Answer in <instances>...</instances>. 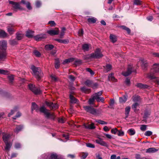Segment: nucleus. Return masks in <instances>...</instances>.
Here are the masks:
<instances>
[{"instance_id":"nucleus-1","label":"nucleus","mask_w":159,"mask_h":159,"mask_svg":"<svg viewBox=\"0 0 159 159\" xmlns=\"http://www.w3.org/2000/svg\"><path fill=\"white\" fill-rule=\"evenodd\" d=\"M103 56L101 49L99 48H97L96 49L94 53L87 55L84 57V58L85 59L92 58L99 59L102 57Z\"/></svg>"},{"instance_id":"nucleus-2","label":"nucleus","mask_w":159,"mask_h":159,"mask_svg":"<svg viewBox=\"0 0 159 159\" xmlns=\"http://www.w3.org/2000/svg\"><path fill=\"white\" fill-rule=\"evenodd\" d=\"M31 69L33 72V75L38 80H40L43 76V73L39 68L36 67L34 66L31 67Z\"/></svg>"},{"instance_id":"nucleus-3","label":"nucleus","mask_w":159,"mask_h":159,"mask_svg":"<svg viewBox=\"0 0 159 159\" xmlns=\"http://www.w3.org/2000/svg\"><path fill=\"white\" fill-rule=\"evenodd\" d=\"M39 111L40 112L43 113L47 118L54 120L55 118L53 113H50L49 110L43 106H42L39 108Z\"/></svg>"},{"instance_id":"nucleus-4","label":"nucleus","mask_w":159,"mask_h":159,"mask_svg":"<svg viewBox=\"0 0 159 159\" xmlns=\"http://www.w3.org/2000/svg\"><path fill=\"white\" fill-rule=\"evenodd\" d=\"M159 71V64H154L151 69L150 73L148 75V77L151 79H153L155 78L154 75V73Z\"/></svg>"},{"instance_id":"nucleus-5","label":"nucleus","mask_w":159,"mask_h":159,"mask_svg":"<svg viewBox=\"0 0 159 159\" xmlns=\"http://www.w3.org/2000/svg\"><path fill=\"white\" fill-rule=\"evenodd\" d=\"M84 108L87 112L92 114L97 115L99 114L98 110H96L92 107L89 106H84Z\"/></svg>"},{"instance_id":"nucleus-6","label":"nucleus","mask_w":159,"mask_h":159,"mask_svg":"<svg viewBox=\"0 0 159 159\" xmlns=\"http://www.w3.org/2000/svg\"><path fill=\"white\" fill-rule=\"evenodd\" d=\"M29 89L35 94H39L41 93V91L39 88H36L35 86L32 84L28 85Z\"/></svg>"},{"instance_id":"nucleus-7","label":"nucleus","mask_w":159,"mask_h":159,"mask_svg":"<svg viewBox=\"0 0 159 159\" xmlns=\"http://www.w3.org/2000/svg\"><path fill=\"white\" fill-rule=\"evenodd\" d=\"M102 91H100L94 94L93 96V97L98 102L101 101L102 102H103L104 101V98L103 97H100V96L102 95Z\"/></svg>"},{"instance_id":"nucleus-8","label":"nucleus","mask_w":159,"mask_h":159,"mask_svg":"<svg viewBox=\"0 0 159 159\" xmlns=\"http://www.w3.org/2000/svg\"><path fill=\"white\" fill-rule=\"evenodd\" d=\"M47 33L50 35L53 36L58 34L59 33V31L58 29L56 28L47 30Z\"/></svg>"},{"instance_id":"nucleus-9","label":"nucleus","mask_w":159,"mask_h":159,"mask_svg":"<svg viewBox=\"0 0 159 159\" xmlns=\"http://www.w3.org/2000/svg\"><path fill=\"white\" fill-rule=\"evenodd\" d=\"M7 48V43L6 40H2L0 43V50L6 51Z\"/></svg>"},{"instance_id":"nucleus-10","label":"nucleus","mask_w":159,"mask_h":159,"mask_svg":"<svg viewBox=\"0 0 159 159\" xmlns=\"http://www.w3.org/2000/svg\"><path fill=\"white\" fill-rule=\"evenodd\" d=\"M46 105L48 106L50 108L52 109H56L58 107V105L56 103H53L51 102H46Z\"/></svg>"},{"instance_id":"nucleus-11","label":"nucleus","mask_w":159,"mask_h":159,"mask_svg":"<svg viewBox=\"0 0 159 159\" xmlns=\"http://www.w3.org/2000/svg\"><path fill=\"white\" fill-rule=\"evenodd\" d=\"M7 53L6 51L0 50V61H3L6 58Z\"/></svg>"},{"instance_id":"nucleus-12","label":"nucleus","mask_w":159,"mask_h":159,"mask_svg":"<svg viewBox=\"0 0 159 159\" xmlns=\"http://www.w3.org/2000/svg\"><path fill=\"white\" fill-rule=\"evenodd\" d=\"M10 4L13 5V7L15 9H21L20 8V4L19 3L15 2L12 1H9Z\"/></svg>"},{"instance_id":"nucleus-13","label":"nucleus","mask_w":159,"mask_h":159,"mask_svg":"<svg viewBox=\"0 0 159 159\" xmlns=\"http://www.w3.org/2000/svg\"><path fill=\"white\" fill-rule=\"evenodd\" d=\"M132 71V67L130 66H129L127 70L126 71L123 72L122 74L124 76H127L130 75Z\"/></svg>"},{"instance_id":"nucleus-14","label":"nucleus","mask_w":159,"mask_h":159,"mask_svg":"<svg viewBox=\"0 0 159 159\" xmlns=\"http://www.w3.org/2000/svg\"><path fill=\"white\" fill-rule=\"evenodd\" d=\"M95 141L97 143L99 144L102 146L105 147H107L108 146L107 143L103 141L100 138H99L98 139H96L95 140Z\"/></svg>"},{"instance_id":"nucleus-15","label":"nucleus","mask_w":159,"mask_h":159,"mask_svg":"<svg viewBox=\"0 0 159 159\" xmlns=\"http://www.w3.org/2000/svg\"><path fill=\"white\" fill-rule=\"evenodd\" d=\"M45 155L46 159H57V156L56 154L52 153L51 154L49 157V154H44L43 155V156Z\"/></svg>"},{"instance_id":"nucleus-16","label":"nucleus","mask_w":159,"mask_h":159,"mask_svg":"<svg viewBox=\"0 0 159 159\" xmlns=\"http://www.w3.org/2000/svg\"><path fill=\"white\" fill-rule=\"evenodd\" d=\"M10 134H5L3 135L2 138L4 143L9 142V140L10 139Z\"/></svg>"},{"instance_id":"nucleus-17","label":"nucleus","mask_w":159,"mask_h":159,"mask_svg":"<svg viewBox=\"0 0 159 159\" xmlns=\"http://www.w3.org/2000/svg\"><path fill=\"white\" fill-rule=\"evenodd\" d=\"M13 27V25L11 24L7 27V31L11 34H12L14 31V29L12 28Z\"/></svg>"},{"instance_id":"nucleus-18","label":"nucleus","mask_w":159,"mask_h":159,"mask_svg":"<svg viewBox=\"0 0 159 159\" xmlns=\"http://www.w3.org/2000/svg\"><path fill=\"white\" fill-rule=\"evenodd\" d=\"M46 37V35L44 34H38L34 37V39L35 40H39L41 39H45Z\"/></svg>"},{"instance_id":"nucleus-19","label":"nucleus","mask_w":159,"mask_h":159,"mask_svg":"<svg viewBox=\"0 0 159 159\" xmlns=\"http://www.w3.org/2000/svg\"><path fill=\"white\" fill-rule=\"evenodd\" d=\"M21 2L24 4L26 5L27 8L29 10L32 9V8L29 2H26L25 0H22Z\"/></svg>"},{"instance_id":"nucleus-20","label":"nucleus","mask_w":159,"mask_h":159,"mask_svg":"<svg viewBox=\"0 0 159 159\" xmlns=\"http://www.w3.org/2000/svg\"><path fill=\"white\" fill-rule=\"evenodd\" d=\"M84 127L87 129H93L95 128V126H94V124L93 123H92L90 125L87 124H84Z\"/></svg>"},{"instance_id":"nucleus-21","label":"nucleus","mask_w":159,"mask_h":159,"mask_svg":"<svg viewBox=\"0 0 159 159\" xmlns=\"http://www.w3.org/2000/svg\"><path fill=\"white\" fill-rule=\"evenodd\" d=\"M91 45L89 44H84L82 45V49L84 51H88Z\"/></svg>"},{"instance_id":"nucleus-22","label":"nucleus","mask_w":159,"mask_h":159,"mask_svg":"<svg viewBox=\"0 0 159 159\" xmlns=\"http://www.w3.org/2000/svg\"><path fill=\"white\" fill-rule=\"evenodd\" d=\"M34 32L30 30H27L25 34L26 37L29 38H31L33 36V33Z\"/></svg>"},{"instance_id":"nucleus-23","label":"nucleus","mask_w":159,"mask_h":159,"mask_svg":"<svg viewBox=\"0 0 159 159\" xmlns=\"http://www.w3.org/2000/svg\"><path fill=\"white\" fill-rule=\"evenodd\" d=\"M70 102L72 103H78V100L75 98L73 95L70 94Z\"/></svg>"},{"instance_id":"nucleus-24","label":"nucleus","mask_w":159,"mask_h":159,"mask_svg":"<svg viewBox=\"0 0 159 159\" xmlns=\"http://www.w3.org/2000/svg\"><path fill=\"white\" fill-rule=\"evenodd\" d=\"M158 151V149L154 148H151L147 149L146 150V152L148 153H152L156 152Z\"/></svg>"},{"instance_id":"nucleus-25","label":"nucleus","mask_w":159,"mask_h":159,"mask_svg":"<svg viewBox=\"0 0 159 159\" xmlns=\"http://www.w3.org/2000/svg\"><path fill=\"white\" fill-rule=\"evenodd\" d=\"M32 111L35 110L36 111L38 112L39 110L38 105L35 102H32Z\"/></svg>"},{"instance_id":"nucleus-26","label":"nucleus","mask_w":159,"mask_h":159,"mask_svg":"<svg viewBox=\"0 0 159 159\" xmlns=\"http://www.w3.org/2000/svg\"><path fill=\"white\" fill-rule=\"evenodd\" d=\"M139 106V104L137 103H135L133 104L132 106V108L135 112H137L139 109L137 108Z\"/></svg>"},{"instance_id":"nucleus-27","label":"nucleus","mask_w":159,"mask_h":159,"mask_svg":"<svg viewBox=\"0 0 159 159\" xmlns=\"http://www.w3.org/2000/svg\"><path fill=\"white\" fill-rule=\"evenodd\" d=\"M97 20V19L96 18L93 17H89L88 19V22L91 23H95Z\"/></svg>"},{"instance_id":"nucleus-28","label":"nucleus","mask_w":159,"mask_h":159,"mask_svg":"<svg viewBox=\"0 0 159 159\" xmlns=\"http://www.w3.org/2000/svg\"><path fill=\"white\" fill-rule=\"evenodd\" d=\"M23 128V126L21 125H17L14 130V132L16 134L21 131Z\"/></svg>"},{"instance_id":"nucleus-29","label":"nucleus","mask_w":159,"mask_h":159,"mask_svg":"<svg viewBox=\"0 0 159 159\" xmlns=\"http://www.w3.org/2000/svg\"><path fill=\"white\" fill-rule=\"evenodd\" d=\"M108 79L109 81H112L114 82L116 81V79H115L114 76V74L111 73L108 76Z\"/></svg>"},{"instance_id":"nucleus-30","label":"nucleus","mask_w":159,"mask_h":159,"mask_svg":"<svg viewBox=\"0 0 159 159\" xmlns=\"http://www.w3.org/2000/svg\"><path fill=\"white\" fill-rule=\"evenodd\" d=\"M6 146L5 148V149L6 150L9 151L12 145V143L11 142L5 143Z\"/></svg>"},{"instance_id":"nucleus-31","label":"nucleus","mask_w":159,"mask_h":159,"mask_svg":"<svg viewBox=\"0 0 159 159\" xmlns=\"http://www.w3.org/2000/svg\"><path fill=\"white\" fill-rule=\"evenodd\" d=\"M136 86L140 89H144L147 88L148 86L147 85H144L141 83H138L136 84Z\"/></svg>"},{"instance_id":"nucleus-32","label":"nucleus","mask_w":159,"mask_h":159,"mask_svg":"<svg viewBox=\"0 0 159 159\" xmlns=\"http://www.w3.org/2000/svg\"><path fill=\"white\" fill-rule=\"evenodd\" d=\"M104 71L107 72L111 70V66L109 64H107L105 66H104Z\"/></svg>"},{"instance_id":"nucleus-33","label":"nucleus","mask_w":159,"mask_h":159,"mask_svg":"<svg viewBox=\"0 0 159 159\" xmlns=\"http://www.w3.org/2000/svg\"><path fill=\"white\" fill-rule=\"evenodd\" d=\"M130 107H127L125 108V115H126L125 118H127L129 116V112L130 111Z\"/></svg>"},{"instance_id":"nucleus-34","label":"nucleus","mask_w":159,"mask_h":159,"mask_svg":"<svg viewBox=\"0 0 159 159\" xmlns=\"http://www.w3.org/2000/svg\"><path fill=\"white\" fill-rule=\"evenodd\" d=\"M7 34L3 30H0V37H7Z\"/></svg>"},{"instance_id":"nucleus-35","label":"nucleus","mask_w":159,"mask_h":159,"mask_svg":"<svg viewBox=\"0 0 159 159\" xmlns=\"http://www.w3.org/2000/svg\"><path fill=\"white\" fill-rule=\"evenodd\" d=\"M7 78L9 80L10 82L12 83L14 79V75H8Z\"/></svg>"},{"instance_id":"nucleus-36","label":"nucleus","mask_w":159,"mask_h":159,"mask_svg":"<svg viewBox=\"0 0 159 159\" xmlns=\"http://www.w3.org/2000/svg\"><path fill=\"white\" fill-rule=\"evenodd\" d=\"M74 60L73 58H69L65 60L63 62V64L68 63L70 62L73 61Z\"/></svg>"},{"instance_id":"nucleus-37","label":"nucleus","mask_w":159,"mask_h":159,"mask_svg":"<svg viewBox=\"0 0 159 159\" xmlns=\"http://www.w3.org/2000/svg\"><path fill=\"white\" fill-rule=\"evenodd\" d=\"M45 47L46 50H50L53 48L54 46L52 44H48L45 45Z\"/></svg>"},{"instance_id":"nucleus-38","label":"nucleus","mask_w":159,"mask_h":159,"mask_svg":"<svg viewBox=\"0 0 159 159\" xmlns=\"http://www.w3.org/2000/svg\"><path fill=\"white\" fill-rule=\"evenodd\" d=\"M128 132L130 135H132L135 134V131L134 129H131L128 130Z\"/></svg>"},{"instance_id":"nucleus-39","label":"nucleus","mask_w":159,"mask_h":159,"mask_svg":"<svg viewBox=\"0 0 159 159\" xmlns=\"http://www.w3.org/2000/svg\"><path fill=\"white\" fill-rule=\"evenodd\" d=\"M127 98L126 97L124 96L123 97L120 98H119V101L120 103H124L127 100Z\"/></svg>"},{"instance_id":"nucleus-40","label":"nucleus","mask_w":159,"mask_h":159,"mask_svg":"<svg viewBox=\"0 0 159 159\" xmlns=\"http://www.w3.org/2000/svg\"><path fill=\"white\" fill-rule=\"evenodd\" d=\"M59 60L58 59H56V61L55 63V67L56 69H58L60 66V64Z\"/></svg>"},{"instance_id":"nucleus-41","label":"nucleus","mask_w":159,"mask_h":159,"mask_svg":"<svg viewBox=\"0 0 159 159\" xmlns=\"http://www.w3.org/2000/svg\"><path fill=\"white\" fill-rule=\"evenodd\" d=\"M50 76L53 81L56 82L58 80V78L55 75H52Z\"/></svg>"},{"instance_id":"nucleus-42","label":"nucleus","mask_w":159,"mask_h":159,"mask_svg":"<svg viewBox=\"0 0 159 159\" xmlns=\"http://www.w3.org/2000/svg\"><path fill=\"white\" fill-rule=\"evenodd\" d=\"M0 74L8 75V71L7 70L0 69Z\"/></svg>"},{"instance_id":"nucleus-43","label":"nucleus","mask_w":159,"mask_h":159,"mask_svg":"<svg viewBox=\"0 0 159 159\" xmlns=\"http://www.w3.org/2000/svg\"><path fill=\"white\" fill-rule=\"evenodd\" d=\"M17 111V109L16 108H15L13 110L11 111V112L9 113L8 114V116L10 117L16 111Z\"/></svg>"},{"instance_id":"nucleus-44","label":"nucleus","mask_w":159,"mask_h":159,"mask_svg":"<svg viewBox=\"0 0 159 159\" xmlns=\"http://www.w3.org/2000/svg\"><path fill=\"white\" fill-rule=\"evenodd\" d=\"M34 55L37 57H39L41 56V54L37 50H34L33 52Z\"/></svg>"},{"instance_id":"nucleus-45","label":"nucleus","mask_w":159,"mask_h":159,"mask_svg":"<svg viewBox=\"0 0 159 159\" xmlns=\"http://www.w3.org/2000/svg\"><path fill=\"white\" fill-rule=\"evenodd\" d=\"M141 2L140 0H134V4L137 5H141Z\"/></svg>"},{"instance_id":"nucleus-46","label":"nucleus","mask_w":159,"mask_h":159,"mask_svg":"<svg viewBox=\"0 0 159 159\" xmlns=\"http://www.w3.org/2000/svg\"><path fill=\"white\" fill-rule=\"evenodd\" d=\"M140 129L142 131H145L147 129V126L145 125H141Z\"/></svg>"},{"instance_id":"nucleus-47","label":"nucleus","mask_w":159,"mask_h":159,"mask_svg":"<svg viewBox=\"0 0 159 159\" xmlns=\"http://www.w3.org/2000/svg\"><path fill=\"white\" fill-rule=\"evenodd\" d=\"M65 30L66 28H65L63 27L62 28L61 30L60 34V37H62L64 35Z\"/></svg>"},{"instance_id":"nucleus-48","label":"nucleus","mask_w":159,"mask_h":159,"mask_svg":"<svg viewBox=\"0 0 159 159\" xmlns=\"http://www.w3.org/2000/svg\"><path fill=\"white\" fill-rule=\"evenodd\" d=\"M110 38L111 40H116L117 39V36L113 34H111L110 35Z\"/></svg>"},{"instance_id":"nucleus-49","label":"nucleus","mask_w":159,"mask_h":159,"mask_svg":"<svg viewBox=\"0 0 159 159\" xmlns=\"http://www.w3.org/2000/svg\"><path fill=\"white\" fill-rule=\"evenodd\" d=\"M9 43L11 45L14 46L17 43V42L16 40H10Z\"/></svg>"},{"instance_id":"nucleus-50","label":"nucleus","mask_w":159,"mask_h":159,"mask_svg":"<svg viewBox=\"0 0 159 159\" xmlns=\"http://www.w3.org/2000/svg\"><path fill=\"white\" fill-rule=\"evenodd\" d=\"M95 100V99H94V98L92 96L91 98L89 99L88 101L89 104H93Z\"/></svg>"},{"instance_id":"nucleus-51","label":"nucleus","mask_w":159,"mask_h":159,"mask_svg":"<svg viewBox=\"0 0 159 159\" xmlns=\"http://www.w3.org/2000/svg\"><path fill=\"white\" fill-rule=\"evenodd\" d=\"M81 90L82 91L85 93H87L88 92H89V89H86L84 87H82L81 88Z\"/></svg>"},{"instance_id":"nucleus-52","label":"nucleus","mask_w":159,"mask_h":159,"mask_svg":"<svg viewBox=\"0 0 159 159\" xmlns=\"http://www.w3.org/2000/svg\"><path fill=\"white\" fill-rule=\"evenodd\" d=\"M68 78L71 82H73L75 79V78L72 75H70L68 76Z\"/></svg>"},{"instance_id":"nucleus-53","label":"nucleus","mask_w":159,"mask_h":159,"mask_svg":"<svg viewBox=\"0 0 159 159\" xmlns=\"http://www.w3.org/2000/svg\"><path fill=\"white\" fill-rule=\"evenodd\" d=\"M85 84L86 85L90 86L92 84V81L90 80H87L85 82Z\"/></svg>"},{"instance_id":"nucleus-54","label":"nucleus","mask_w":159,"mask_h":159,"mask_svg":"<svg viewBox=\"0 0 159 159\" xmlns=\"http://www.w3.org/2000/svg\"><path fill=\"white\" fill-rule=\"evenodd\" d=\"M96 121L102 125H106L107 124V122L103 121L101 120H96Z\"/></svg>"},{"instance_id":"nucleus-55","label":"nucleus","mask_w":159,"mask_h":159,"mask_svg":"<svg viewBox=\"0 0 159 159\" xmlns=\"http://www.w3.org/2000/svg\"><path fill=\"white\" fill-rule=\"evenodd\" d=\"M152 132L151 131H146L144 134L146 136H150L152 134Z\"/></svg>"},{"instance_id":"nucleus-56","label":"nucleus","mask_w":159,"mask_h":159,"mask_svg":"<svg viewBox=\"0 0 159 159\" xmlns=\"http://www.w3.org/2000/svg\"><path fill=\"white\" fill-rule=\"evenodd\" d=\"M86 70L89 72L91 75H93L94 74V73L93 70L89 68H87L86 69Z\"/></svg>"},{"instance_id":"nucleus-57","label":"nucleus","mask_w":159,"mask_h":159,"mask_svg":"<svg viewBox=\"0 0 159 159\" xmlns=\"http://www.w3.org/2000/svg\"><path fill=\"white\" fill-rule=\"evenodd\" d=\"M23 36V35L18 33L16 34V37L17 38V40H20V39H22V37Z\"/></svg>"},{"instance_id":"nucleus-58","label":"nucleus","mask_w":159,"mask_h":159,"mask_svg":"<svg viewBox=\"0 0 159 159\" xmlns=\"http://www.w3.org/2000/svg\"><path fill=\"white\" fill-rule=\"evenodd\" d=\"M35 5L37 7L39 8L41 6V3L40 1H37L36 2Z\"/></svg>"},{"instance_id":"nucleus-59","label":"nucleus","mask_w":159,"mask_h":159,"mask_svg":"<svg viewBox=\"0 0 159 159\" xmlns=\"http://www.w3.org/2000/svg\"><path fill=\"white\" fill-rule=\"evenodd\" d=\"M86 145L88 147L91 148H95V145L94 144H93L91 143H87L86 144Z\"/></svg>"},{"instance_id":"nucleus-60","label":"nucleus","mask_w":159,"mask_h":159,"mask_svg":"<svg viewBox=\"0 0 159 159\" xmlns=\"http://www.w3.org/2000/svg\"><path fill=\"white\" fill-rule=\"evenodd\" d=\"M111 159H120V156H118L116 157L115 155H112L111 157Z\"/></svg>"},{"instance_id":"nucleus-61","label":"nucleus","mask_w":159,"mask_h":159,"mask_svg":"<svg viewBox=\"0 0 159 159\" xmlns=\"http://www.w3.org/2000/svg\"><path fill=\"white\" fill-rule=\"evenodd\" d=\"M140 61L142 63V64L144 65L146 67L147 66V62L143 58L141 59Z\"/></svg>"},{"instance_id":"nucleus-62","label":"nucleus","mask_w":159,"mask_h":159,"mask_svg":"<svg viewBox=\"0 0 159 159\" xmlns=\"http://www.w3.org/2000/svg\"><path fill=\"white\" fill-rule=\"evenodd\" d=\"M152 54L154 57H157L159 58V53L158 52H152Z\"/></svg>"},{"instance_id":"nucleus-63","label":"nucleus","mask_w":159,"mask_h":159,"mask_svg":"<svg viewBox=\"0 0 159 159\" xmlns=\"http://www.w3.org/2000/svg\"><path fill=\"white\" fill-rule=\"evenodd\" d=\"M118 131V130L116 128L115 129H111V132L112 133L116 134V133Z\"/></svg>"},{"instance_id":"nucleus-64","label":"nucleus","mask_w":159,"mask_h":159,"mask_svg":"<svg viewBox=\"0 0 159 159\" xmlns=\"http://www.w3.org/2000/svg\"><path fill=\"white\" fill-rule=\"evenodd\" d=\"M88 155L87 153H85L83 154L81 158L82 159H85Z\"/></svg>"}]
</instances>
